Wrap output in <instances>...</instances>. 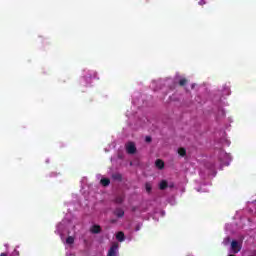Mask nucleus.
Returning <instances> with one entry per match:
<instances>
[{
	"label": "nucleus",
	"mask_w": 256,
	"mask_h": 256,
	"mask_svg": "<svg viewBox=\"0 0 256 256\" xmlns=\"http://www.w3.org/2000/svg\"><path fill=\"white\" fill-rule=\"evenodd\" d=\"M55 233L60 235V239L65 247H73L77 239V228L75 223L69 220H62L57 226Z\"/></svg>",
	"instance_id": "f257e3e1"
},
{
	"label": "nucleus",
	"mask_w": 256,
	"mask_h": 256,
	"mask_svg": "<svg viewBox=\"0 0 256 256\" xmlns=\"http://www.w3.org/2000/svg\"><path fill=\"white\" fill-rule=\"evenodd\" d=\"M94 79L99 80V72H97L94 69H88V68H85L82 70V74L80 78L81 85H84L85 87H89V85L93 83Z\"/></svg>",
	"instance_id": "f03ea898"
},
{
	"label": "nucleus",
	"mask_w": 256,
	"mask_h": 256,
	"mask_svg": "<svg viewBox=\"0 0 256 256\" xmlns=\"http://www.w3.org/2000/svg\"><path fill=\"white\" fill-rule=\"evenodd\" d=\"M219 160L222 165H230L231 163V154H227L224 150H221L219 153Z\"/></svg>",
	"instance_id": "7ed1b4c3"
},
{
	"label": "nucleus",
	"mask_w": 256,
	"mask_h": 256,
	"mask_svg": "<svg viewBox=\"0 0 256 256\" xmlns=\"http://www.w3.org/2000/svg\"><path fill=\"white\" fill-rule=\"evenodd\" d=\"M241 247H242L241 241L233 240L230 244L231 253H239V251H241Z\"/></svg>",
	"instance_id": "20e7f679"
},
{
	"label": "nucleus",
	"mask_w": 256,
	"mask_h": 256,
	"mask_svg": "<svg viewBox=\"0 0 256 256\" xmlns=\"http://www.w3.org/2000/svg\"><path fill=\"white\" fill-rule=\"evenodd\" d=\"M107 256H119V243H113L108 250Z\"/></svg>",
	"instance_id": "39448f33"
},
{
	"label": "nucleus",
	"mask_w": 256,
	"mask_h": 256,
	"mask_svg": "<svg viewBox=\"0 0 256 256\" xmlns=\"http://www.w3.org/2000/svg\"><path fill=\"white\" fill-rule=\"evenodd\" d=\"M126 151L130 155H133V153H135V151H137V147L135 146V143H133V142L126 143Z\"/></svg>",
	"instance_id": "423d86ee"
},
{
	"label": "nucleus",
	"mask_w": 256,
	"mask_h": 256,
	"mask_svg": "<svg viewBox=\"0 0 256 256\" xmlns=\"http://www.w3.org/2000/svg\"><path fill=\"white\" fill-rule=\"evenodd\" d=\"M167 187H173V183L172 182L168 183L166 180H162L159 183V188L160 189H167Z\"/></svg>",
	"instance_id": "0eeeda50"
},
{
	"label": "nucleus",
	"mask_w": 256,
	"mask_h": 256,
	"mask_svg": "<svg viewBox=\"0 0 256 256\" xmlns=\"http://www.w3.org/2000/svg\"><path fill=\"white\" fill-rule=\"evenodd\" d=\"M196 191H198V193H207V191H209V186L207 184H203L199 188H196Z\"/></svg>",
	"instance_id": "6e6552de"
},
{
	"label": "nucleus",
	"mask_w": 256,
	"mask_h": 256,
	"mask_svg": "<svg viewBox=\"0 0 256 256\" xmlns=\"http://www.w3.org/2000/svg\"><path fill=\"white\" fill-rule=\"evenodd\" d=\"M222 95H224V96L231 95V88L229 86H227V85H224L222 87Z\"/></svg>",
	"instance_id": "1a4fd4ad"
},
{
	"label": "nucleus",
	"mask_w": 256,
	"mask_h": 256,
	"mask_svg": "<svg viewBox=\"0 0 256 256\" xmlns=\"http://www.w3.org/2000/svg\"><path fill=\"white\" fill-rule=\"evenodd\" d=\"M91 233H101V226L94 224L90 227Z\"/></svg>",
	"instance_id": "9d476101"
},
{
	"label": "nucleus",
	"mask_w": 256,
	"mask_h": 256,
	"mask_svg": "<svg viewBox=\"0 0 256 256\" xmlns=\"http://www.w3.org/2000/svg\"><path fill=\"white\" fill-rule=\"evenodd\" d=\"M116 239L117 241H119L120 243H123V241H125V234L123 232H118L116 234Z\"/></svg>",
	"instance_id": "9b49d317"
},
{
	"label": "nucleus",
	"mask_w": 256,
	"mask_h": 256,
	"mask_svg": "<svg viewBox=\"0 0 256 256\" xmlns=\"http://www.w3.org/2000/svg\"><path fill=\"white\" fill-rule=\"evenodd\" d=\"M114 213L116 217H123V215H125V211H123L121 208L116 209Z\"/></svg>",
	"instance_id": "f8f14e48"
},
{
	"label": "nucleus",
	"mask_w": 256,
	"mask_h": 256,
	"mask_svg": "<svg viewBox=\"0 0 256 256\" xmlns=\"http://www.w3.org/2000/svg\"><path fill=\"white\" fill-rule=\"evenodd\" d=\"M100 183L103 185V187H107V185H109L111 182L109 181V178H101Z\"/></svg>",
	"instance_id": "ddd939ff"
},
{
	"label": "nucleus",
	"mask_w": 256,
	"mask_h": 256,
	"mask_svg": "<svg viewBox=\"0 0 256 256\" xmlns=\"http://www.w3.org/2000/svg\"><path fill=\"white\" fill-rule=\"evenodd\" d=\"M156 167H158V169H163V167H165V164L161 160H156Z\"/></svg>",
	"instance_id": "4468645a"
},
{
	"label": "nucleus",
	"mask_w": 256,
	"mask_h": 256,
	"mask_svg": "<svg viewBox=\"0 0 256 256\" xmlns=\"http://www.w3.org/2000/svg\"><path fill=\"white\" fill-rule=\"evenodd\" d=\"M176 81L179 82V85H185L187 83V80L185 78H176Z\"/></svg>",
	"instance_id": "2eb2a0df"
},
{
	"label": "nucleus",
	"mask_w": 256,
	"mask_h": 256,
	"mask_svg": "<svg viewBox=\"0 0 256 256\" xmlns=\"http://www.w3.org/2000/svg\"><path fill=\"white\" fill-rule=\"evenodd\" d=\"M222 243H223V245H225V246L229 245V243H231V238H229V237L224 238V240H223Z\"/></svg>",
	"instance_id": "dca6fc26"
},
{
	"label": "nucleus",
	"mask_w": 256,
	"mask_h": 256,
	"mask_svg": "<svg viewBox=\"0 0 256 256\" xmlns=\"http://www.w3.org/2000/svg\"><path fill=\"white\" fill-rule=\"evenodd\" d=\"M178 153H179V155H181V157H185V149L184 148L178 149Z\"/></svg>",
	"instance_id": "f3484780"
},
{
	"label": "nucleus",
	"mask_w": 256,
	"mask_h": 256,
	"mask_svg": "<svg viewBox=\"0 0 256 256\" xmlns=\"http://www.w3.org/2000/svg\"><path fill=\"white\" fill-rule=\"evenodd\" d=\"M123 201V196H118L117 198H116V203H121Z\"/></svg>",
	"instance_id": "a211bd4d"
},
{
	"label": "nucleus",
	"mask_w": 256,
	"mask_h": 256,
	"mask_svg": "<svg viewBox=\"0 0 256 256\" xmlns=\"http://www.w3.org/2000/svg\"><path fill=\"white\" fill-rule=\"evenodd\" d=\"M146 191L149 193L151 191V184L147 183L146 184Z\"/></svg>",
	"instance_id": "6ab92c4d"
},
{
	"label": "nucleus",
	"mask_w": 256,
	"mask_h": 256,
	"mask_svg": "<svg viewBox=\"0 0 256 256\" xmlns=\"http://www.w3.org/2000/svg\"><path fill=\"white\" fill-rule=\"evenodd\" d=\"M205 3H206L205 0H199L198 1V5H201V6L205 5Z\"/></svg>",
	"instance_id": "aec40b11"
},
{
	"label": "nucleus",
	"mask_w": 256,
	"mask_h": 256,
	"mask_svg": "<svg viewBox=\"0 0 256 256\" xmlns=\"http://www.w3.org/2000/svg\"><path fill=\"white\" fill-rule=\"evenodd\" d=\"M219 114L221 115V117H225V110H223V109L220 110V111H219Z\"/></svg>",
	"instance_id": "412c9836"
},
{
	"label": "nucleus",
	"mask_w": 256,
	"mask_h": 256,
	"mask_svg": "<svg viewBox=\"0 0 256 256\" xmlns=\"http://www.w3.org/2000/svg\"><path fill=\"white\" fill-rule=\"evenodd\" d=\"M145 141H146V143H151V138H150V136H146Z\"/></svg>",
	"instance_id": "4be33fe9"
},
{
	"label": "nucleus",
	"mask_w": 256,
	"mask_h": 256,
	"mask_svg": "<svg viewBox=\"0 0 256 256\" xmlns=\"http://www.w3.org/2000/svg\"><path fill=\"white\" fill-rule=\"evenodd\" d=\"M226 144H227V145H230V142H229V140H226Z\"/></svg>",
	"instance_id": "5701e85b"
},
{
	"label": "nucleus",
	"mask_w": 256,
	"mask_h": 256,
	"mask_svg": "<svg viewBox=\"0 0 256 256\" xmlns=\"http://www.w3.org/2000/svg\"><path fill=\"white\" fill-rule=\"evenodd\" d=\"M0 256H7V254L6 253H2Z\"/></svg>",
	"instance_id": "b1692460"
},
{
	"label": "nucleus",
	"mask_w": 256,
	"mask_h": 256,
	"mask_svg": "<svg viewBox=\"0 0 256 256\" xmlns=\"http://www.w3.org/2000/svg\"><path fill=\"white\" fill-rule=\"evenodd\" d=\"M66 256H73V255H71V254H67Z\"/></svg>",
	"instance_id": "393cba45"
},
{
	"label": "nucleus",
	"mask_w": 256,
	"mask_h": 256,
	"mask_svg": "<svg viewBox=\"0 0 256 256\" xmlns=\"http://www.w3.org/2000/svg\"><path fill=\"white\" fill-rule=\"evenodd\" d=\"M16 255H19V252H16Z\"/></svg>",
	"instance_id": "a878e982"
},
{
	"label": "nucleus",
	"mask_w": 256,
	"mask_h": 256,
	"mask_svg": "<svg viewBox=\"0 0 256 256\" xmlns=\"http://www.w3.org/2000/svg\"><path fill=\"white\" fill-rule=\"evenodd\" d=\"M188 256H193V255H188Z\"/></svg>",
	"instance_id": "bb28decb"
}]
</instances>
